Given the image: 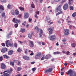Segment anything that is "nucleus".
<instances>
[{"label":"nucleus","mask_w":76,"mask_h":76,"mask_svg":"<svg viewBox=\"0 0 76 76\" xmlns=\"http://www.w3.org/2000/svg\"><path fill=\"white\" fill-rule=\"evenodd\" d=\"M30 56H33L34 55V53H31V54H30Z\"/></svg>","instance_id":"62"},{"label":"nucleus","mask_w":76,"mask_h":76,"mask_svg":"<svg viewBox=\"0 0 76 76\" xmlns=\"http://www.w3.org/2000/svg\"><path fill=\"white\" fill-rule=\"evenodd\" d=\"M66 54L67 55H70V52L69 51L66 52Z\"/></svg>","instance_id":"48"},{"label":"nucleus","mask_w":76,"mask_h":76,"mask_svg":"<svg viewBox=\"0 0 76 76\" xmlns=\"http://www.w3.org/2000/svg\"><path fill=\"white\" fill-rule=\"evenodd\" d=\"M51 55L50 54L47 55L45 57V58L46 59H48L50 57H51Z\"/></svg>","instance_id":"16"},{"label":"nucleus","mask_w":76,"mask_h":76,"mask_svg":"<svg viewBox=\"0 0 76 76\" xmlns=\"http://www.w3.org/2000/svg\"><path fill=\"white\" fill-rule=\"evenodd\" d=\"M28 37L29 38L31 39L32 38V34L29 33L28 34Z\"/></svg>","instance_id":"22"},{"label":"nucleus","mask_w":76,"mask_h":76,"mask_svg":"<svg viewBox=\"0 0 76 76\" xmlns=\"http://www.w3.org/2000/svg\"><path fill=\"white\" fill-rule=\"evenodd\" d=\"M29 42L30 44V45H29L31 47H33L34 46V43H33V42L32 41L30 40L29 41Z\"/></svg>","instance_id":"13"},{"label":"nucleus","mask_w":76,"mask_h":76,"mask_svg":"<svg viewBox=\"0 0 76 76\" xmlns=\"http://www.w3.org/2000/svg\"><path fill=\"white\" fill-rule=\"evenodd\" d=\"M36 69H37V68H33L32 69V70L33 71H35V70H36Z\"/></svg>","instance_id":"49"},{"label":"nucleus","mask_w":76,"mask_h":76,"mask_svg":"<svg viewBox=\"0 0 76 76\" xmlns=\"http://www.w3.org/2000/svg\"><path fill=\"white\" fill-rule=\"evenodd\" d=\"M54 28L50 27L48 29V31H49V33L50 34H53V31Z\"/></svg>","instance_id":"7"},{"label":"nucleus","mask_w":76,"mask_h":76,"mask_svg":"<svg viewBox=\"0 0 76 76\" xmlns=\"http://www.w3.org/2000/svg\"><path fill=\"white\" fill-rule=\"evenodd\" d=\"M64 35H68L69 34V30L68 29H65L64 30Z\"/></svg>","instance_id":"6"},{"label":"nucleus","mask_w":76,"mask_h":76,"mask_svg":"<svg viewBox=\"0 0 76 76\" xmlns=\"http://www.w3.org/2000/svg\"><path fill=\"white\" fill-rule=\"evenodd\" d=\"M1 69H3L4 70H5L6 66V65L4 63H1Z\"/></svg>","instance_id":"5"},{"label":"nucleus","mask_w":76,"mask_h":76,"mask_svg":"<svg viewBox=\"0 0 76 76\" xmlns=\"http://www.w3.org/2000/svg\"><path fill=\"white\" fill-rule=\"evenodd\" d=\"M14 47L15 48L17 47V43H14Z\"/></svg>","instance_id":"40"},{"label":"nucleus","mask_w":76,"mask_h":76,"mask_svg":"<svg viewBox=\"0 0 76 76\" xmlns=\"http://www.w3.org/2000/svg\"><path fill=\"white\" fill-rule=\"evenodd\" d=\"M21 17V14H20L18 15V18H20Z\"/></svg>","instance_id":"64"},{"label":"nucleus","mask_w":76,"mask_h":76,"mask_svg":"<svg viewBox=\"0 0 76 76\" xmlns=\"http://www.w3.org/2000/svg\"><path fill=\"white\" fill-rule=\"evenodd\" d=\"M73 0H69L68 4L69 5H70V4H73Z\"/></svg>","instance_id":"17"},{"label":"nucleus","mask_w":76,"mask_h":76,"mask_svg":"<svg viewBox=\"0 0 76 76\" xmlns=\"http://www.w3.org/2000/svg\"><path fill=\"white\" fill-rule=\"evenodd\" d=\"M11 14L13 15H14V16L15 15V11H14V10L12 11L11 12Z\"/></svg>","instance_id":"38"},{"label":"nucleus","mask_w":76,"mask_h":76,"mask_svg":"<svg viewBox=\"0 0 76 76\" xmlns=\"http://www.w3.org/2000/svg\"><path fill=\"white\" fill-rule=\"evenodd\" d=\"M19 9L21 10V11H24V8L20 7L19 8Z\"/></svg>","instance_id":"29"},{"label":"nucleus","mask_w":76,"mask_h":76,"mask_svg":"<svg viewBox=\"0 0 76 76\" xmlns=\"http://www.w3.org/2000/svg\"><path fill=\"white\" fill-rule=\"evenodd\" d=\"M43 31L41 29L40 31L39 34V35L40 37H41L42 35L41 34H42V33Z\"/></svg>","instance_id":"23"},{"label":"nucleus","mask_w":76,"mask_h":76,"mask_svg":"<svg viewBox=\"0 0 76 76\" xmlns=\"http://www.w3.org/2000/svg\"><path fill=\"white\" fill-rule=\"evenodd\" d=\"M32 19L31 18H29L28 19V21L29 22H31V21H32Z\"/></svg>","instance_id":"47"},{"label":"nucleus","mask_w":76,"mask_h":76,"mask_svg":"<svg viewBox=\"0 0 76 76\" xmlns=\"http://www.w3.org/2000/svg\"><path fill=\"white\" fill-rule=\"evenodd\" d=\"M12 22L14 23H18L20 22V20H18L17 19H16L15 18H14L12 20Z\"/></svg>","instance_id":"3"},{"label":"nucleus","mask_w":76,"mask_h":76,"mask_svg":"<svg viewBox=\"0 0 76 76\" xmlns=\"http://www.w3.org/2000/svg\"><path fill=\"white\" fill-rule=\"evenodd\" d=\"M41 53H39L38 54H37L36 56L37 57H39V56H41Z\"/></svg>","instance_id":"35"},{"label":"nucleus","mask_w":76,"mask_h":76,"mask_svg":"<svg viewBox=\"0 0 76 76\" xmlns=\"http://www.w3.org/2000/svg\"><path fill=\"white\" fill-rule=\"evenodd\" d=\"M54 54H59L60 52H55L53 53Z\"/></svg>","instance_id":"32"},{"label":"nucleus","mask_w":76,"mask_h":76,"mask_svg":"<svg viewBox=\"0 0 76 76\" xmlns=\"http://www.w3.org/2000/svg\"><path fill=\"white\" fill-rule=\"evenodd\" d=\"M34 17L35 18H36V19H38V16H37V14H35V15H34Z\"/></svg>","instance_id":"45"},{"label":"nucleus","mask_w":76,"mask_h":76,"mask_svg":"<svg viewBox=\"0 0 76 76\" xmlns=\"http://www.w3.org/2000/svg\"><path fill=\"white\" fill-rule=\"evenodd\" d=\"M72 17H75L76 16V12H75L74 13L72 14Z\"/></svg>","instance_id":"31"},{"label":"nucleus","mask_w":76,"mask_h":76,"mask_svg":"<svg viewBox=\"0 0 76 76\" xmlns=\"http://www.w3.org/2000/svg\"><path fill=\"white\" fill-rule=\"evenodd\" d=\"M3 76H10V75L7 73H4L3 74Z\"/></svg>","instance_id":"26"},{"label":"nucleus","mask_w":76,"mask_h":76,"mask_svg":"<svg viewBox=\"0 0 76 76\" xmlns=\"http://www.w3.org/2000/svg\"><path fill=\"white\" fill-rule=\"evenodd\" d=\"M29 14L28 13L26 12L24 15V19H27V18H28L29 17Z\"/></svg>","instance_id":"10"},{"label":"nucleus","mask_w":76,"mask_h":76,"mask_svg":"<svg viewBox=\"0 0 76 76\" xmlns=\"http://www.w3.org/2000/svg\"><path fill=\"white\" fill-rule=\"evenodd\" d=\"M36 13V14H37V15H39V11H37Z\"/></svg>","instance_id":"52"},{"label":"nucleus","mask_w":76,"mask_h":76,"mask_svg":"<svg viewBox=\"0 0 76 76\" xmlns=\"http://www.w3.org/2000/svg\"><path fill=\"white\" fill-rule=\"evenodd\" d=\"M1 45L2 46H3V47H5V44H4V43H1Z\"/></svg>","instance_id":"50"},{"label":"nucleus","mask_w":76,"mask_h":76,"mask_svg":"<svg viewBox=\"0 0 76 76\" xmlns=\"http://www.w3.org/2000/svg\"><path fill=\"white\" fill-rule=\"evenodd\" d=\"M12 5H11L10 4H8L7 6V7L8 8V9H10V7H11Z\"/></svg>","instance_id":"44"},{"label":"nucleus","mask_w":76,"mask_h":76,"mask_svg":"<svg viewBox=\"0 0 76 76\" xmlns=\"http://www.w3.org/2000/svg\"><path fill=\"white\" fill-rule=\"evenodd\" d=\"M69 63H70V64H73V62L69 61Z\"/></svg>","instance_id":"63"},{"label":"nucleus","mask_w":76,"mask_h":76,"mask_svg":"<svg viewBox=\"0 0 76 76\" xmlns=\"http://www.w3.org/2000/svg\"><path fill=\"white\" fill-rule=\"evenodd\" d=\"M15 14L16 15H19V12L18 10H16L15 11Z\"/></svg>","instance_id":"14"},{"label":"nucleus","mask_w":76,"mask_h":76,"mask_svg":"<svg viewBox=\"0 0 76 76\" xmlns=\"http://www.w3.org/2000/svg\"><path fill=\"white\" fill-rule=\"evenodd\" d=\"M17 51L18 52H19V53H20V52L22 51V50H21L20 48H19L18 49Z\"/></svg>","instance_id":"36"},{"label":"nucleus","mask_w":76,"mask_h":76,"mask_svg":"<svg viewBox=\"0 0 76 76\" xmlns=\"http://www.w3.org/2000/svg\"><path fill=\"white\" fill-rule=\"evenodd\" d=\"M7 51V48H2V50H1V51L2 53H5L6 51Z\"/></svg>","instance_id":"9"},{"label":"nucleus","mask_w":76,"mask_h":76,"mask_svg":"<svg viewBox=\"0 0 76 76\" xmlns=\"http://www.w3.org/2000/svg\"><path fill=\"white\" fill-rule=\"evenodd\" d=\"M0 10H4V7L2 5H0Z\"/></svg>","instance_id":"18"},{"label":"nucleus","mask_w":76,"mask_h":76,"mask_svg":"<svg viewBox=\"0 0 76 76\" xmlns=\"http://www.w3.org/2000/svg\"><path fill=\"white\" fill-rule=\"evenodd\" d=\"M34 63H35L34 62H31V64H34Z\"/></svg>","instance_id":"60"},{"label":"nucleus","mask_w":76,"mask_h":76,"mask_svg":"<svg viewBox=\"0 0 76 76\" xmlns=\"http://www.w3.org/2000/svg\"><path fill=\"white\" fill-rule=\"evenodd\" d=\"M8 41H9V40H8L6 42V44L7 47H8Z\"/></svg>","instance_id":"39"},{"label":"nucleus","mask_w":76,"mask_h":76,"mask_svg":"<svg viewBox=\"0 0 76 76\" xmlns=\"http://www.w3.org/2000/svg\"><path fill=\"white\" fill-rule=\"evenodd\" d=\"M73 54V55L74 56H76V52L75 53H74Z\"/></svg>","instance_id":"59"},{"label":"nucleus","mask_w":76,"mask_h":76,"mask_svg":"<svg viewBox=\"0 0 76 76\" xmlns=\"http://www.w3.org/2000/svg\"><path fill=\"white\" fill-rule=\"evenodd\" d=\"M10 64L11 66H15V64H14V62L13 61H11L10 62Z\"/></svg>","instance_id":"28"},{"label":"nucleus","mask_w":76,"mask_h":76,"mask_svg":"<svg viewBox=\"0 0 76 76\" xmlns=\"http://www.w3.org/2000/svg\"><path fill=\"white\" fill-rule=\"evenodd\" d=\"M3 56L4 58H7V59L10 58V57L7 56L6 55H4Z\"/></svg>","instance_id":"21"},{"label":"nucleus","mask_w":76,"mask_h":76,"mask_svg":"<svg viewBox=\"0 0 76 76\" xmlns=\"http://www.w3.org/2000/svg\"><path fill=\"white\" fill-rule=\"evenodd\" d=\"M61 5H60L58 6V7L56 8V10L58 11H61Z\"/></svg>","instance_id":"11"},{"label":"nucleus","mask_w":76,"mask_h":76,"mask_svg":"<svg viewBox=\"0 0 76 76\" xmlns=\"http://www.w3.org/2000/svg\"><path fill=\"white\" fill-rule=\"evenodd\" d=\"M67 40L66 39H64L62 40L63 42H66Z\"/></svg>","instance_id":"54"},{"label":"nucleus","mask_w":76,"mask_h":76,"mask_svg":"<svg viewBox=\"0 0 76 76\" xmlns=\"http://www.w3.org/2000/svg\"><path fill=\"white\" fill-rule=\"evenodd\" d=\"M1 16L2 17H4V16H5V13L4 12L2 14Z\"/></svg>","instance_id":"46"},{"label":"nucleus","mask_w":76,"mask_h":76,"mask_svg":"<svg viewBox=\"0 0 76 76\" xmlns=\"http://www.w3.org/2000/svg\"><path fill=\"white\" fill-rule=\"evenodd\" d=\"M1 3H6V0H3V1H1Z\"/></svg>","instance_id":"43"},{"label":"nucleus","mask_w":76,"mask_h":76,"mask_svg":"<svg viewBox=\"0 0 76 76\" xmlns=\"http://www.w3.org/2000/svg\"><path fill=\"white\" fill-rule=\"evenodd\" d=\"M23 59H25L26 60H29V57L27 56H23Z\"/></svg>","instance_id":"12"},{"label":"nucleus","mask_w":76,"mask_h":76,"mask_svg":"<svg viewBox=\"0 0 76 76\" xmlns=\"http://www.w3.org/2000/svg\"><path fill=\"white\" fill-rule=\"evenodd\" d=\"M69 9L70 10H73L74 9V8L73 7V6H71L69 7Z\"/></svg>","instance_id":"33"},{"label":"nucleus","mask_w":76,"mask_h":76,"mask_svg":"<svg viewBox=\"0 0 76 76\" xmlns=\"http://www.w3.org/2000/svg\"><path fill=\"white\" fill-rule=\"evenodd\" d=\"M76 43H73L71 45V46L72 47H75V46H76Z\"/></svg>","instance_id":"30"},{"label":"nucleus","mask_w":76,"mask_h":76,"mask_svg":"<svg viewBox=\"0 0 76 76\" xmlns=\"http://www.w3.org/2000/svg\"><path fill=\"white\" fill-rule=\"evenodd\" d=\"M10 72H12L13 69H10Z\"/></svg>","instance_id":"61"},{"label":"nucleus","mask_w":76,"mask_h":76,"mask_svg":"<svg viewBox=\"0 0 76 76\" xmlns=\"http://www.w3.org/2000/svg\"><path fill=\"white\" fill-rule=\"evenodd\" d=\"M13 51L10 50L9 51H8V55H12V54L13 53Z\"/></svg>","instance_id":"15"},{"label":"nucleus","mask_w":76,"mask_h":76,"mask_svg":"<svg viewBox=\"0 0 76 76\" xmlns=\"http://www.w3.org/2000/svg\"><path fill=\"white\" fill-rule=\"evenodd\" d=\"M44 56L43 55L42 57L41 58V60H44Z\"/></svg>","instance_id":"56"},{"label":"nucleus","mask_w":76,"mask_h":76,"mask_svg":"<svg viewBox=\"0 0 76 76\" xmlns=\"http://www.w3.org/2000/svg\"><path fill=\"white\" fill-rule=\"evenodd\" d=\"M53 68H48L45 71V73H51L53 71Z\"/></svg>","instance_id":"2"},{"label":"nucleus","mask_w":76,"mask_h":76,"mask_svg":"<svg viewBox=\"0 0 76 76\" xmlns=\"http://www.w3.org/2000/svg\"><path fill=\"white\" fill-rule=\"evenodd\" d=\"M55 2H58V1H60V0H54Z\"/></svg>","instance_id":"55"},{"label":"nucleus","mask_w":76,"mask_h":76,"mask_svg":"<svg viewBox=\"0 0 76 76\" xmlns=\"http://www.w3.org/2000/svg\"><path fill=\"white\" fill-rule=\"evenodd\" d=\"M35 29H36V30H37V33H38L39 31V28H38V27L36 26L34 28Z\"/></svg>","instance_id":"19"},{"label":"nucleus","mask_w":76,"mask_h":76,"mask_svg":"<svg viewBox=\"0 0 76 76\" xmlns=\"http://www.w3.org/2000/svg\"><path fill=\"white\" fill-rule=\"evenodd\" d=\"M63 13V11H60L56 14V15L58 16V15H60V14H62V13Z\"/></svg>","instance_id":"24"},{"label":"nucleus","mask_w":76,"mask_h":76,"mask_svg":"<svg viewBox=\"0 0 76 76\" xmlns=\"http://www.w3.org/2000/svg\"><path fill=\"white\" fill-rule=\"evenodd\" d=\"M22 70V67H18L17 69V71H18L19 72V71H20Z\"/></svg>","instance_id":"27"},{"label":"nucleus","mask_w":76,"mask_h":76,"mask_svg":"<svg viewBox=\"0 0 76 76\" xmlns=\"http://www.w3.org/2000/svg\"><path fill=\"white\" fill-rule=\"evenodd\" d=\"M26 24V21H24V23H22V25H23V26H25Z\"/></svg>","instance_id":"34"},{"label":"nucleus","mask_w":76,"mask_h":76,"mask_svg":"<svg viewBox=\"0 0 76 76\" xmlns=\"http://www.w3.org/2000/svg\"><path fill=\"white\" fill-rule=\"evenodd\" d=\"M21 65H22V64L21 63V62L20 61H18V66H21Z\"/></svg>","instance_id":"37"},{"label":"nucleus","mask_w":76,"mask_h":76,"mask_svg":"<svg viewBox=\"0 0 76 76\" xmlns=\"http://www.w3.org/2000/svg\"><path fill=\"white\" fill-rule=\"evenodd\" d=\"M20 32H22V33H23L25 32V29H22L20 30Z\"/></svg>","instance_id":"25"},{"label":"nucleus","mask_w":76,"mask_h":76,"mask_svg":"<svg viewBox=\"0 0 76 76\" xmlns=\"http://www.w3.org/2000/svg\"><path fill=\"white\" fill-rule=\"evenodd\" d=\"M3 56H1L0 57V61H3Z\"/></svg>","instance_id":"42"},{"label":"nucleus","mask_w":76,"mask_h":76,"mask_svg":"<svg viewBox=\"0 0 76 76\" xmlns=\"http://www.w3.org/2000/svg\"><path fill=\"white\" fill-rule=\"evenodd\" d=\"M8 45H9V46H10V47H12V45H13V43H12L11 44V43H10V42H9V40H8Z\"/></svg>","instance_id":"20"},{"label":"nucleus","mask_w":76,"mask_h":76,"mask_svg":"<svg viewBox=\"0 0 76 76\" xmlns=\"http://www.w3.org/2000/svg\"><path fill=\"white\" fill-rule=\"evenodd\" d=\"M27 50H28V49H26V51H25V53H26V54H27V53H27Z\"/></svg>","instance_id":"57"},{"label":"nucleus","mask_w":76,"mask_h":76,"mask_svg":"<svg viewBox=\"0 0 76 76\" xmlns=\"http://www.w3.org/2000/svg\"><path fill=\"white\" fill-rule=\"evenodd\" d=\"M68 4L66 3L63 6V9L64 10H67L68 9Z\"/></svg>","instance_id":"8"},{"label":"nucleus","mask_w":76,"mask_h":76,"mask_svg":"<svg viewBox=\"0 0 76 76\" xmlns=\"http://www.w3.org/2000/svg\"><path fill=\"white\" fill-rule=\"evenodd\" d=\"M66 74L68 75H70V76H76V72H74L72 69H69L67 72Z\"/></svg>","instance_id":"1"},{"label":"nucleus","mask_w":76,"mask_h":76,"mask_svg":"<svg viewBox=\"0 0 76 76\" xmlns=\"http://www.w3.org/2000/svg\"><path fill=\"white\" fill-rule=\"evenodd\" d=\"M16 76H21V74H19L17 75Z\"/></svg>","instance_id":"58"},{"label":"nucleus","mask_w":76,"mask_h":76,"mask_svg":"<svg viewBox=\"0 0 76 76\" xmlns=\"http://www.w3.org/2000/svg\"><path fill=\"white\" fill-rule=\"evenodd\" d=\"M49 39L51 41H54L56 39V36L55 35L51 36L49 37Z\"/></svg>","instance_id":"4"},{"label":"nucleus","mask_w":76,"mask_h":76,"mask_svg":"<svg viewBox=\"0 0 76 76\" xmlns=\"http://www.w3.org/2000/svg\"><path fill=\"white\" fill-rule=\"evenodd\" d=\"M64 72H61V75H64Z\"/></svg>","instance_id":"53"},{"label":"nucleus","mask_w":76,"mask_h":76,"mask_svg":"<svg viewBox=\"0 0 76 76\" xmlns=\"http://www.w3.org/2000/svg\"><path fill=\"white\" fill-rule=\"evenodd\" d=\"M18 26V24H15V28H17Z\"/></svg>","instance_id":"51"},{"label":"nucleus","mask_w":76,"mask_h":76,"mask_svg":"<svg viewBox=\"0 0 76 76\" xmlns=\"http://www.w3.org/2000/svg\"><path fill=\"white\" fill-rule=\"evenodd\" d=\"M31 7L32 8H35V5H34V4L32 3L31 4Z\"/></svg>","instance_id":"41"}]
</instances>
